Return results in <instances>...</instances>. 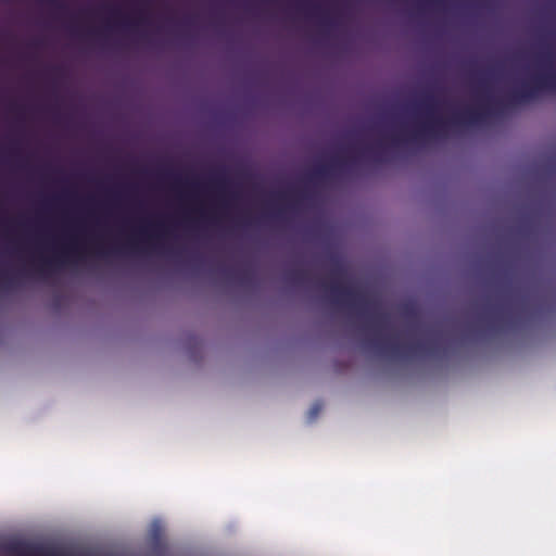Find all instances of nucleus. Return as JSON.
Here are the masks:
<instances>
[{
	"label": "nucleus",
	"instance_id": "f257e3e1",
	"mask_svg": "<svg viewBox=\"0 0 556 556\" xmlns=\"http://www.w3.org/2000/svg\"><path fill=\"white\" fill-rule=\"evenodd\" d=\"M556 90V74L544 73L535 75L530 81H526L520 88H517L508 96L507 104H523L533 101L544 91ZM506 103L498 99L488 97L486 102L477 106L468 108L456 113L450 121L433 115L437 101L432 94H427L422 101L417 104L418 109H422L427 114V121L414 130L409 139L401 136H391V143L400 146L406 141H421L425 138H444L447 135L448 126L477 125L492 115L502 113Z\"/></svg>",
	"mask_w": 556,
	"mask_h": 556
},
{
	"label": "nucleus",
	"instance_id": "f03ea898",
	"mask_svg": "<svg viewBox=\"0 0 556 556\" xmlns=\"http://www.w3.org/2000/svg\"><path fill=\"white\" fill-rule=\"evenodd\" d=\"M370 345L380 354L391 358H409L416 355H435L439 349L437 337L414 342H401L395 338L372 339Z\"/></svg>",
	"mask_w": 556,
	"mask_h": 556
},
{
	"label": "nucleus",
	"instance_id": "7ed1b4c3",
	"mask_svg": "<svg viewBox=\"0 0 556 556\" xmlns=\"http://www.w3.org/2000/svg\"><path fill=\"white\" fill-rule=\"evenodd\" d=\"M169 233L168 228L162 222H149L140 225L135 235L131 236L122 248H114L110 251L99 250V254L106 255L112 253H123L126 250L130 252L141 251L139 243H147L154 249L161 248V241Z\"/></svg>",
	"mask_w": 556,
	"mask_h": 556
},
{
	"label": "nucleus",
	"instance_id": "20e7f679",
	"mask_svg": "<svg viewBox=\"0 0 556 556\" xmlns=\"http://www.w3.org/2000/svg\"><path fill=\"white\" fill-rule=\"evenodd\" d=\"M320 287L329 292L332 302L355 309L361 316L366 315L367 301L358 291L338 282H321Z\"/></svg>",
	"mask_w": 556,
	"mask_h": 556
},
{
	"label": "nucleus",
	"instance_id": "39448f33",
	"mask_svg": "<svg viewBox=\"0 0 556 556\" xmlns=\"http://www.w3.org/2000/svg\"><path fill=\"white\" fill-rule=\"evenodd\" d=\"M78 252L79 247L77 244V240L75 237L71 236L70 240L62 244L60 253H55L52 257L39 255L37 262L34 263V269L41 278H48L55 269L66 262L67 256L77 254Z\"/></svg>",
	"mask_w": 556,
	"mask_h": 556
},
{
	"label": "nucleus",
	"instance_id": "423d86ee",
	"mask_svg": "<svg viewBox=\"0 0 556 556\" xmlns=\"http://www.w3.org/2000/svg\"><path fill=\"white\" fill-rule=\"evenodd\" d=\"M355 159L334 156L328 163L316 166L309 174L312 181H321L334 176L337 172L345 170L352 167L355 163Z\"/></svg>",
	"mask_w": 556,
	"mask_h": 556
},
{
	"label": "nucleus",
	"instance_id": "0eeeda50",
	"mask_svg": "<svg viewBox=\"0 0 556 556\" xmlns=\"http://www.w3.org/2000/svg\"><path fill=\"white\" fill-rule=\"evenodd\" d=\"M490 330H498L510 323V309L506 303L490 304L480 317Z\"/></svg>",
	"mask_w": 556,
	"mask_h": 556
},
{
	"label": "nucleus",
	"instance_id": "6e6552de",
	"mask_svg": "<svg viewBox=\"0 0 556 556\" xmlns=\"http://www.w3.org/2000/svg\"><path fill=\"white\" fill-rule=\"evenodd\" d=\"M212 182L214 187L217 188V190L220 193V206L222 207H228L229 202L224 195H229V198L235 199L237 198V194L235 192H228L229 187V180L226 177L225 170H216L214 172L212 176Z\"/></svg>",
	"mask_w": 556,
	"mask_h": 556
},
{
	"label": "nucleus",
	"instance_id": "1a4fd4ad",
	"mask_svg": "<svg viewBox=\"0 0 556 556\" xmlns=\"http://www.w3.org/2000/svg\"><path fill=\"white\" fill-rule=\"evenodd\" d=\"M363 154L367 157L372 159L377 163H382L383 159L381 157V144H377L375 147H366L363 151Z\"/></svg>",
	"mask_w": 556,
	"mask_h": 556
},
{
	"label": "nucleus",
	"instance_id": "9d476101",
	"mask_svg": "<svg viewBox=\"0 0 556 556\" xmlns=\"http://www.w3.org/2000/svg\"><path fill=\"white\" fill-rule=\"evenodd\" d=\"M118 24L128 30H135L139 25L147 24V20L143 17H140L136 21L128 20V18H122V20H118Z\"/></svg>",
	"mask_w": 556,
	"mask_h": 556
},
{
	"label": "nucleus",
	"instance_id": "9b49d317",
	"mask_svg": "<svg viewBox=\"0 0 556 556\" xmlns=\"http://www.w3.org/2000/svg\"><path fill=\"white\" fill-rule=\"evenodd\" d=\"M307 14L319 17L320 24L325 26H332L334 24L333 21L330 20L325 13H323L317 7H314L311 11H307Z\"/></svg>",
	"mask_w": 556,
	"mask_h": 556
},
{
	"label": "nucleus",
	"instance_id": "f8f14e48",
	"mask_svg": "<svg viewBox=\"0 0 556 556\" xmlns=\"http://www.w3.org/2000/svg\"><path fill=\"white\" fill-rule=\"evenodd\" d=\"M15 277L8 273H0V288L10 289L15 285Z\"/></svg>",
	"mask_w": 556,
	"mask_h": 556
},
{
	"label": "nucleus",
	"instance_id": "ddd939ff",
	"mask_svg": "<svg viewBox=\"0 0 556 556\" xmlns=\"http://www.w3.org/2000/svg\"><path fill=\"white\" fill-rule=\"evenodd\" d=\"M291 278L294 282L303 283L307 280V273L305 270H294L291 273Z\"/></svg>",
	"mask_w": 556,
	"mask_h": 556
},
{
	"label": "nucleus",
	"instance_id": "4468645a",
	"mask_svg": "<svg viewBox=\"0 0 556 556\" xmlns=\"http://www.w3.org/2000/svg\"><path fill=\"white\" fill-rule=\"evenodd\" d=\"M46 3L60 12H65L67 9L66 4L62 0H46Z\"/></svg>",
	"mask_w": 556,
	"mask_h": 556
},
{
	"label": "nucleus",
	"instance_id": "2eb2a0df",
	"mask_svg": "<svg viewBox=\"0 0 556 556\" xmlns=\"http://www.w3.org/2000/svg\"><path fill=\"white\" fill-rule=\"evenodd\" d=\"M321 408H323V404L321 403H319V402L314 403V405L311 407V409L308 412V419L311 421L316 419V417L320 413Z\"/></svg>",
	"mask_w": 556,
	"mask_h": 556
},
{
	"label": "nucleus",
	"instance_id": "dca6fc26",
	"mask_svg": "<svg viewBox=\"0 0 556 556\" xmlns=\"http://www.w3.org/2000/svg\"><path fill=\"white\" fill-rule=\"evenodd\" d=\"M200 216L203 218V219H206V220H210V222H213L215 223L217 220L216 216L211 214L207 210H205L203 206H201L199 210H198Z\"/></svg>",
	"mask_w": 556,
	"mask_h": 556
},
{
	"label": "nucleus",
	"instance_id": "f3484780",
	"mask_svg": "<svg viewBox=\"0 0 556 556\" xmlns=\"http://www.w3.org/2000/svg\"><path fill=\"white\" fill-rule=\"evenodd\" d=\"M370 320L374 327H381L383 325L384 318L383 316H372Z\"/></svg>",
	"mask_w": 556,
	"mask_h": 556
},
{
	"label": "nucleus",
	"instance_id": "a211bd4d",
	"mask_svg": "<svg viewBox=\"0 0 556 556\" xmlns=\"http://www.w3.org/2000/svg\"><path fill=\"white\" fill-rule=\"evenodd\" d=\"M293 194H294V192H293V191H288V192H280V193L278 194V197H279L280 199H288V198H291Z\"/></svg>",
	"mask_w": 556,
	"mask_h": 556
},
{
	"label": "nucleus",
	"instance_id": "6ab92c4d",
	"mask_svg": "<svg viewBox=\"0 0 556 556\" xmlns=\"http://www.w3.org/2000/svg\"><path fill=\"white\" fill-rule=\"evenodd\" d=\"M187 185H189V186H190V187H192V188L198 187V184H195V182H187Z\"/></svg>",
	"mask_w": 556,
	"mask_h": 556
},
{
	"label": "nucleus",
	"instance_id": "aec40b11",
	"mask_svg": "<svg viewBox=\"0 0 556 556\" xmlns=\"http://www.w3.org/2000/svg\"><path fill=\"white\" fill-rule=\"evenodd\" d=\"M11 110H12V111H18V110H20V108H18V106H16V105H11Z\"/></svg>",
	"mask_w": 556,
	"mask_h": 556
},
{
	"label": "nucleus",
	"instance_id": "412c9836",
	"mask_svg": "<svg viewBox=\"0 0 556 556\" xmlns=\"http://www.w3.org/2000/svg\"><path fill=\"white\" fill-rule=\"evenodd\" d=\"M88 34H89V35H99V33L93 31V30H89V33H88Z\"/></svg>",
	"mask_w": 556,
	"mask_h": 556
},
{
	"label": "nucleus",
	"instance_id": "4be33fe9",
	"mask_svg": "<svg viewBox=\"0 0 556 556\" xmlns=\"http://www.w3.org/2000/svg\"><path fill=\"white\" fill-rule=\"evenodd\" d=\"M113 14H114L115 16H119V12H118L117 10H114V11H113Z\"/></svg>",
	"mask_w": 556,
	"mask_h": 556
},
{
	"label": "nucleus",
	"instance_id": "5701e85b",
	"mask_svg": "<svg viewBox=\"0 0 556 556\" xmlns=\"http://www.w3.org/2000/svg\"><path fill=\"white\" fill-rule=\"evenodd\" d=\"M175 182L176 184H180L181 181H180V179L178 177H175Z\"/></svg>",
	"mask_w": 556,
	"mask_h": 556
},
{
	"label": "nucleus",
	"instance_id": "b1692460",
	"mask_svg": "<svg viewBox=\"0 0 556 556\" xmlns=\"http://www.w3.org/2000/svg\"><path fill=\"white\" fill-rule=\"evenodd\" d=\"M20 274H21V275H25V274H26V271H25V270H20Z\"/></svg>",
	"mask_w": 556,
	"mask_h": 556
}]
</instances>
